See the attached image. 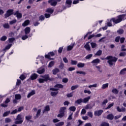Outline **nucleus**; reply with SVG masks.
I'll return each instance as SVG.
<instances>
[{"instance_id": "obj_1", "label": "nucleus", "mask_w": 126, "mask_h": 126, "mask_svg": "<svg viewBox=\"0 0 126 126\" xmlns=\"http://www.w3.org/2000/svg\"><path fill=\"white\" fill-rule=\"evenodd\" d=\"M56 53H57V50L55 52H49L47 54L45 55L44 57L43 56H38L36 58V60H37V62H39L41 63H48L50 61H54L56 59L55 57H54Z\"/></svg>"}, {"instance_id": "obj_2", "label": "nucleus", "mask_w": 126, "mask_h": 126, "mask_svg": "<svg viewBox=\"0 0 126 126\" xmlns=\"http://www.w3.org/2000/svg\"><path fill=\"white\" fill-rule=\"evenodd\" d=\"M126 14L119 15L117 16V19H116L115 18H112L110 20V22L107 23V26H108L109 27H111L112 26H113V24H112V21H113V22H114V23H115V24H118V23L122 22V21L126 19Z\"/></svg>"}, {"instance_id": "obj_3", "label": "nucleus", "mask_w": 126, "mask_h": 126, "mask_svg": "<svg viewBox=\"0 0 126 126\" xmlns=\"http://www.w3.org/2000/svg\"><path fill=\"white\" fill-rule=\"evenodd\" d=\"M106 59L108 60V63H116L118 61V58L111 56H107Z\"/></svg>"}, {"instance_id": "obj_4", "label": "nucleus", "mask_w": 126, "mask_h": 126, "mask_svg": "<svg viewBox=\"0 0 126 126\" xmlns=\"http://www.w3.org/2000/svg\"><path fill=\"white\" fill-rule=\"evenodd\" d=\"M22 123H23V118L22 117L21 115L19 114L15 119V125H21Z\"/></svg>"}, {"instance_id": "obj_5", "label": "nucleus", "mask_w": 126, "mask_h": 126, "mask_svg": "<svg viewBox=\"0 0 126 126\" xmlns=\"http://www.w3.org/2000/svg\"><path fill=\"white\" fill-rule=\"evenodd\" d=\"M65 112H66V107H61L60 110V114L58 115L57 117L58 118H63V117L64 116V113H65Z\"/></svg>"}, {"instance_id": "obj_6", "label": "nucleus", "mask_w": 126, "mask_h": 126, "mask_svg": "<svg viewBox=\"0 0 126 126\" xmlns=\"http://www.w3.org/2000/svg\"><path fill=\"white\" fill-rule=\"evenodd\" d=\"M50 90L51 91H55V92H51V95L52 96V97L56 96V95H58L59 94V92L58 91L59 90V89L58 88H51L50 89Z\"/></svg>"}, {"instance_id": "obj_7", "label": "nucleus", "mask_w": 126, "mask_h": 126, "mask_svg": "<svg viewBox=\"0 0 126 126\" xmlns=\"http://www.w3.org/2000/svg\"><path fill=\"white\" fill-rule=\"evenodd\" d=\"M12 14H14V13H13V9H8L4 14V17L5 18H7L11 15H12Z\"/></svg>"}, {"instance_id": "obj_8", "label": "nucleus", "mask_w": 126, "mask_h": 126, "mask_svg": "<svg viewBox=\"0 0 126 126\" xmlns=\"http://www.w3.org/2000/svg\"><path fill=\"white\" fill-rule=\"evenodd\" d=\"M48 2L51 6H56L58 4V2L56 0H49Z\"/></svg>"}, {"instance_id": "obj_9", "label": "nucleus", "mask_w": 126, "mask_h": 126, "mask_svg": "<svg viewBox=\"0 0 126 126\" xmlns=\"http://www.w3.org/2000/svg\"><path fill=\"white\" fill-rule=\"evenodd\" d=\"M14 15H16V17L18 19L22 18V14L21 13H19V11H16L14 13Z\"/></svg>"}, {"instance_id": "obj_10", "label": "nucleus", "mask_w": 126, "mask_h": 126, "mask_svg": "<svg viewBox=\"0 0 126 126\" xmlns=\"http://www.w3.org/2000/svg\"><path fill=\"white\" fill-rule=\"evenodd\" d=\"M103 110H97L94 111V116L99 117V116H101L102 114H103Z\"/></svg>"}, {"instance_id": "obj_11", "label": "nucleus", "mask_w": 126, "mask_h": 126, "mask_svg": "<svg viewBox=\"0 0 126 126\" xmlns=\"http://www.w3.org/2000/svg\"><path fill=\"white\" fill-rule=\"evenodd\" d=\"M90 43V42H87L84 46V48H85V49L88 51H91V48L90 47V45L89 44Z\"/></svg>"}, {"instance_id": "obj_12", "label": "nucleus", "mask_w": 126, "mask_h": 126, "mask_svg": "<svg viewBox=\"0 0 126 126\" xmlns=\"http://www.w3.org/2000/svg\"><path fill=\"white\" fill-rule=\"evenodd\" d=\"M29 24H30V21L29 20H26L22 24V26H23V27H26V26H28Z\"/></svg>"}, {"instance_id": "obj_13", "label": "nucleus", "mask_w": 126, "mask_h": 126, "mask_svg": "<svg viewBox=\"0 0 126 126\" xmlns=\"http://www.w3.org/2000/svg\"><path fill=\"white\" fill-rule=\"evenodd\" d=\"M37 77H38V75L36 73H33L31 76V79L32 80H35V79H37Z\"/></svg>"}, {"instance_id": "obj_14", "label": "nucleus", "mask_w": 126, "mask_h": 126, "mask_svg": "<svg viewBox=\"0 0 126 126\" xmlns=\"http://www.w3.org/2000/svg\"><path fill=\"white\" fill-rule=\"evenodd\" d=\"M31 32V29H30V27H26L25 29V33L26 35H27V34H29Z\"/></svg>"}, {"instance_id": "obj_15", "label": "nucleus", "mask_w": 126, "mask_h": 126, "mask_svg": "<svg viewBox=\"0 0 126 126\" xmlns=\"http://www.w3.org/2000/svg\"><path fill=\"white\" fill-rule=\"evenodd\" d=\"M117 110L118 112H119L120 113H121V112H123V113H124V112H126V108H125L124 107L120 108L119 106H118L117 107Z\"/></svg>"}, {"instance_id": "obj_16", "label": "nucleus", "mask_w": 126, "mask_h": 126, "mask_svg": "<svg viewBox=\"0 0 126 126\" xmlns=\"http://www.w3.org/2000/svg\"><path fill=\"white\" fill-rule=\"evenodd\" d=\"M42 78H43V79H44V81L46 82V81H48V80H49L50 75L49 74H45L42 76Z\"/></svg>"}, {"instance_id": "obj_17", "label": "nucleus", "mask_w": 126, "mask_h": 126, "mask_svg": "<svg viewBox=\"0 0 126 126\" xmlns=\"http://www.w3.org/2000/svg\"><path fill=\"white\" fill-rule=\"evenodd\" d=\"M50 111V106L47 105L44 107V110H43V113H46V112H49Z\"/></svg>"}, {"instance_id": "obj_18", "label": "nucleus", "mask_w": 126, "mask_h": 126, "mask_svg": "<svg viewBox=\"0 0 126 126\" xmlns=\"http://www.w3.org/2000/svg\"><path fill=\"white\" fill-rule=\"evenodd\" d=\"M120 74L121 75H125V74H126V68L122 69L120 72Z\"/></svg>"}, {"instance_id": "obj_19", "label": "nucleus", "mask_w": 126, "mask_h": 126, "mask_svg": "<svg viewBox=\"0 0 126 126\" xmlns=\"http://www.w3.org/2000/svg\"><path fill=\"white\" fill-rule=\"evenodd\" d=\"M52 72H53V74H54V75H56V74H57L58 72H60V69H59V68H56L55 69H53L52 70Z\"/></svg>"}, {"instance_id": "obj_20", "label": "nucleus", "mask_w": 126, "mask_h": 126, "mask_svg": "<svg viewBox=\"0 0 126 126\" xmlns=\"http://www.w3.org/2000/svg\"><path fill=\"white\" fill-rule=\"evenodd\" d=\"M46 12H48V13H51V14H52L54 13V9H52V8H48L46 9Z\"/></svg>"}, {"instance_id": "obj_21", "label": "nucleus", "mask_w": 126, "mask_h": 126, "mask_svg": "<svg viewBox=\"0 0 126 126\" xmlns=\"http://www.w3.org/2000/svg\"><path fill=\"white\" fill-rule=\"evenodd\" d=\"M124 30L122 29H120L117 31V33L118 35H122V34H124Z\"/></svg>"}, {"instance_id": "obj_22", "label": "nucleus", "mask_w": 126, "mask_h": 126, "mask_svg": "<svg viewBox=\"0 0 126 126\" xmlns=\"http://www.w3.org/2000/svg\"><path fill=\"white\" fill-rule=\"evenodd\" d=\"M37 73H39V74H42V73H44L45 72V69L42 68V69H39L37 71Z\"/></svg>"}, {"instance_id": "obj_23", "label": "nucleus", "mask_w": 126, "mask_h": 126, "mask_svg": "<svg viewBox=\"0 0 126 126\" xmlns=\"http://www.w3.org/2000/svg\"><path fill=\"white\" fill-rule=\"evenodd\" d=\"M74 47V44H73L72 45H69L67 47V51H71L72 49H73V47Z\"/></svg>"}, {"instance_id": "obj_24", "label": "nucleus", "mask_w": 126, "mask_h": 126, "mask_svg": "<svg viewBox=\"0 0 126 126\" xmlns=\"http://www.w3.org/2000/svg\"><path fill=\"white\" fill-rule=\"evenodd\" d=\"M33 95H35V91H32L30 93L27 95V98H30V97H31V96H33Z\"/></svg>"}, {"instance_id": "obj_25", "label": "nucleus", "mask_w": 126, "mask_h": 126, "mask_svg": "<svg viewBox=\"0 0 126 126\" xmlns=\"http://www.w3.org/2000/svg\"><path fill=\"white\" fill-rule=\"evenodd\" d=\"M90 96H88L87 97L84 98L83 99V103H87V102H88L89 100H90Z\"/></svg>"}, {"instance_id": "obj_26", "label": "nucleus", "mask_w": 126, "mask_h": 126, "mask_svg": "<svg viewBox=\"0 0 126 126\" xmlns=\"http://www.w3.org/2000/svg\"><path fill=\"white\" fill-rule=\"evenodd\" d=\"M107 119L112 120L114 119V115L112 114H109L107 116Z\"/></svg>"}, {"instance_id": "obj_27", "label": "nucleus", "mask_w": 126, "mask_h": 126, "mask_svg": "<svg viewBox=\"0 0 126 126\" xmlns=\"http://www.w3.org/2000/svg\"><path fill=\"white\" fill-rule=\"evenodd\" d=\"M7 39V37H6V36L5 35H3L0 38V40L1 42H4L5 41H6V39Z\"/></svg>"}, {"instance_id": "obj_28", "label": "nucleus", "mask_w": 126, "mask_h": 126, "mask_svg": "<svg viewBox=\"0 0 126 126\" xmlns=\"http://www.w3.org/2000/svg\"><path fill=\"white\" fill-rule=\"evenodd\" d=\"M99 63L100 59H94L92 62V63Z\"/></svg>"}, {"instance_id": "obj_29", "label": "nucleus", "mask_w": 126, "mask_h": 126, "mask_svg": "<svg viewBox=\"0 0 126 126\" xmlns=\"http://www.w3.org/2000/svg\"><path fill=\"white\" fill-rule=\"evenodd\" d=\"M112 92L114 94H119V90H118V89L116 88H113L112 90Z\"/></svg>"}, {"instance_id": "obj_30", "label": "nucleus", "mask_w": 126, "mask_h": 126, "mask_svg": "<svg viewBox=\"0 0 126 126\" xmlns=\"http://www.w3.org/2000/svg\"><path fill=\"white\" fill-rule=\"evenodd\" d=\"M15 98L16 99V100H21V95L20 94H16L15 95Z\"/></svg>"}, {"instance_id": "obj_31", "label": "nucleus", "mask_w": 126, "mask_h": 126, "mask_svg": "<svg viewBox=\"0 0 126 126\" xmlns=\"http://www.w3.org/2000/svg\"><path fill=\"white\" fill-rule=\"evenodd\" d=\"M69 111H71V112H75V110H76V107L75 106H71L69 108Z\"/></svg>"}, {"instance_id": "obj_32", "label": "nucleus", "mask_w": 126, "mask_h": 126, "mask_svg": "<svg viewBox=\"0 0 126 126\" xmlns=\"http://www.w3.org/2000/svg\"><path fill=\"white\" fill-rule=\"evenodd\" d=\"M54 88H63V86L62 84H56L55 86H54Z\"/></svg>"}, {"instance_id": "obj_33", "label": "nucleus", "mask_w": 126, "mask_h": 126, "mask_svg": "<svg viewBox=\"0 0 126 126\" xmlns=\"http://www.w3.org/2000/svg\"><path fill=\"white\" fill-rule=\"evenodd\" d=\"M12 121L11 120V119L9 118H6L5 119V124H8V123H11Z\"/></svg>"}, {"instance_id": "obj_34", "label": "nucleus", "mask_w": 126, "mask_h": 126, "mask_svg": "<svg viewBox=\"0 0 126 126\" xmlns=\"http://www.w3.org/2000/svg\"><path fill=\"white\" fill-rule=\"evenodd\" d=\"M109 86V83H106L102 85L101 88L102 89H106V88H108Z\"/></svg>"}, {"instance_id": "obj_35", "label": "nucleus", "mask_w": 126, "mask_h": 126, "mask_svg": "<svg viewBox=\"0 0 126 126\" xmlns=\"http://www.w3.org/2000/svg\"><path fill=\"white\" fill-rule=\"evenodd\" d=\"M83 99H82V98H80V99L77 100L75 101V103H76V104H80L81 103L83 102Z\"/></svg>"}, {"instance_id": "obj_36", "label": "nucleus", "mask_w": 126, "mask_h": 126, "mask_svg": "<svg viewBox=\"0 0 126 126\" xmlns=\"http://www.w3.org/2000/svg\"><path fill=\"white\" fill-rule=\"evenodd\" d=\"M3 27L5 29H9V25L8 24V23H5L3 25Z\"/></svg>"}, {"instance_id": "obj_37", "label": "nucleus", "mask_w": 126, "mask_h": 126, "mask_svg": "<svg viewBox=\"0 0 126 126\" xmlns=\"http://www.w3.org/2000/svg\"><path fill=\"white\" fill-rule=\"evenodd\" d=\"M9 43H13L15 41V38L11 37L8 38Z\"/></svg>"}, {"instance_id": "obj_38", "label": "nucleus", "mask_w": 126, "mask_h": 126, "mask_svg": "<svg viewBox=\"0 0 126 126\" xmlns=\"http://www.w3.org/2000/svg\"><path fill=\"white\" fill-rule=\"evenodd\" d=\"M78 87H79V85H78L73 86L71 87V90H75V89H77V88H78Z\"/></svg>"}, {"instance_id": "obj_39", "label": "nucleus", "mask_w": 126, "mask_h": 126, "mask_svg": "<svg viewBox=\"0 0 126 126\" xmlns=\"http://www.w3.org/2000/svg\"><path fill=\"white\" fill-rule=\"evenodd\" d=\"M91 45L93 49H94V48H96V47H97V44H96L94 42H91Z\"/></svg>"}, {"instance_id": "obj_40", "label": "nucleus", "mask_w": 126, "mask_h": 126, "mask_svg": "<svg viewBox=\"0 0 126 126\" xmlns=\"http://www.w3.org/2000/svg\"><path fill=\"white\" fill-rule=\"evenodd\" d=\"M66 3L70 5L69 7H70L71 6V3H72V1L71 0H66Z\"/></svg>"}, {"instance_id": "obj_41", "label": "nucleus", "mask_w": 126, "mask_h": 126, "mask_svg": "<svg viewBox=\"0 0 126 126\" xmlns=\"http://www.w3.org/2000/svg\"><path fill=\"white\" fill-rule=\"evenodd\" d=\"M9 114H10V111H8L4 112L3 114L2 117H7Z\"/></svg>"}, {"instance_id": "obj_42", "label": "nucleus", "mask_w": 126, "mask_h": 126, "mask_svg": "<svg viewBox=\"0 0 126 126\" xmlns=\"http://www.w3.org/2000/svg\"><path fill=\"white\" fill-rule=\"evenodd\" d=\"M92 108H93V106H92L90 104H88L85 107V109H86L87 110H89V109H92Z\"/></svg>"}, {"instance_id": "obj_43", "label": "nucleus", "mask_w": 126, "mask_h": 126, "mask_svg": "<svg viewBox=\"0 0 126 126\" xmlns=\"http://www.w3.org/2000/svg\"><path fill=\"white\" fill-rule=\"evenodd\" d=\"M120 39H121V36H118L115 38V41L116 42V43H119V42H120Z\"/></svg>"}, {"instance_id": "obj_44", "label": "nucleus", "mask_w": 126, "mask_h": 126, "mask_svg": "<svg viewBox=\"0 0 126 126\" xmlns=\"http://www.w3.org/2000/svg\"><path fill=\"white\" fill-rule=\"evenodd\" d=\"M63 50V46L60 47L58 50V53L62 54Z\"/></svg>"}, {"instance_id": "obj_45", "label": "nucleus", "mask_w": 126, "mask_h": 126, "mask_svg": "<svg viewBox=\"0 0 126 126\" xmlns=\"http://www.w3.org/2000/svg\"><path fill=\"white\" fill-rule=\"evenodd\" d=\"M11 47H12V44H9L5 46V48L7 50H9V49H10Z\"/></svg>"}, {"instance_id": "obj_46", "label": "nucleus", "mask_w": 126, "mask_h": 126, "mask_svg": "<svg viewBox=\"0 0 126 126\" xmlns=\"http://www.w3.org/2000/svg\"><path fill=\"white\" fill-rule=\"evenodd\" d=\"M101 55H102V50H98L95 53V56H101Z\"/></svg>"}, {"instance_id": "obj_47", "label": "nucleus", "mask_w": 126, "mask_h": 126, "mask_svg": "<svg viewBox=\"0 0 126 126\" xmlns=\"http://www.w3.org/2000/svg\"><path fill=\"white\" fill-rule=\"evenodd\" d=\"M39 18V20L41 21H44V20H45V16H44V15H40Z\"/></svg>"}, {"instance_id": "obj_48", "label": "nucleus", "mask_w": 126, "mask_h": 126, "mask_svg": "<svg viewBox=\"0 0 126 126\" xmlns=\"http://www.w3.org/2000/svg\"><path fill=\"white\" fill-rule=\"evenodd\" d=\"M76 73L77 74H83V75H85V74H86V73L84 71H77L76 72Z\"/></svg>"}, {"instance_id": "obj_49", "label": "nucleus", "mask_w": 126, "mask_h": 126, "mask_svg": "<svg viewBox=\"0 0 126 126\" xmlns=\"http://www.w3.org/2000/svg\"><path fill=\"white\" fill-rule=\"evenodd\" d=\"M38 81L39 83H44V82L45 81L44 78L43 79L39 78L38 79Z\"/></svg>"}, {"instance_id": "obj_50", "label": "nucleus", "mask_w": 126, "mask_h": 126, "mask_svg": "<svg viewBox=\"0 0 126 126\" xmlns=\"http://www.w3.org/2000/svg\"><path fill=\"white\" fill-rule=\"evenodd\" d=\"M26 120L27 121H29V120H31V119H32V116L31 115H28L27 116H26Z\"/></svg>"}, {"instance_id": "obj_51", "label": "nucleus", "mask_w": 126, "mask_h": 126, "mask_svg": "<svg viewBox=\"0 0 126 126\" xmlns=\"http://www.w3.org/2000/svg\"><path fill=\"white\" fill-rule=\"evenodd\" d=\"M125 47H126V46L125 45H122V46H121V51L122 52H126V48H125Z\"/></svg>"}, {"instance_id": "obj_52", "label": "nucleus", "mask_w": 126, "mask_h": 126, "mask_svg": "<svg viewBox=\"0 0 126 126\" xmlns=\"http://www.w3.org/2000/svg\"><path fill=\"white\" fill-rule=\"evenodd\" d=\"M120 57H126V52H121L119 54Z\"/></svg>"}, {"instance_id": "obj_53", "label": "nucleus", "mask_w": 126, "mask_h": 126, "mask_svg": "<svg viewBox=\"0 0 126 126\" xmlns=\"http://www.w3.org/2000/svg\"><path fill=\"white\" fill-rule=\"evenodd\" d=\"M64 123L63 122H59L56 124H55V126H63Z\"/></svg>"}, {"instance_id": "obj_54", "label": "nucleus", "mask_w": 126, "mask_h": 126, "mask_svg": "<svg viewBox=\"0 0 126 126\" xmlns=\"http://www.w3.org/2000/svg\"><path fill=\"white\" fill-rule=\"evenodd\" d=\"M20 78L21 80H24L26 78V77H25V75L22 74L20 76Z\"/></svg>"}, {"instance_id": "obj_55", "label": "nucleus", "mask_w": 126, "mask_h": 126, "mask_svg": "<svg viewBox=\"0 0 126 126\" xmlns=\"http://www.w3.org/2000/svg\"><path fill=\"white\" fill-rule=\"evenodd\" d=\"M17 21V20H16V19L10 21V24L11 25H12V24H14L15 23H16Z\"/></svg>"}, {"instance_id": "obj_56", "label": "nucleus", "mask_w": 126, "mask_h": 126, "mask_svg": "<svg viewBox=\"0 0 126 126\" xmlns=\"http://www.w3.org/2000/svg\"><path fill=\"white\" fill-rule=\"evenodd\" d=\"M77 65L78 67H84V63H78Z\"/></svg>"}, {"instance_id": "obj_57", "label": "nucleus", "mask_w": 126, "mask_h": 126, "mask_svg": "<svg viewBox=\"0 0 126 126\" xmlns=\"http://www.w3.org/2000/svg\"><path fill=\"white\" fill-rule=\"evenodd\" d=\"M101 126H110V125L106 122H103L101 124Z\"/></svg>"}, {"instance_id": "obj_58", "label": "nucleus", "mask_w": 126, "mask_h": 126, "mask_svg": "<svg viewBox=\"0 0 126 126\" xmlns=\"http://www.w3.org/2000/svg\"><path fill=\"white\" fill-rule=\"evenodd\" d=\"M125 40H126V38L125 37H121L120 38V42L121 44H124L125 43Z\"/></svg>"}, {"instance_id": "obj_59", "label": "nucleus", "mask_w": 126, "mask_h": 126, "mask_svg": "<svg viewBox=\"0 0 126 126\" xmlns=\"http://www.w3.org/2000/svg\"><path fill=\"white\" fill-rule=\"evenodd\" d=\"M66 96L68 98H70V97H72V96H73V93H70V94H67Z\"/></svg>"}, {"instance_id": "obj_60", "label": "nucleus", "mask_w": 126, "mask_h": 126, "mask_svg": "<svg viewBox=\"0 0 126 126\" xmlns=\"http://www.w3.org/2000/svg\"><path fill=\"white\" fill-rule=\"evenodd\" d=\"M88 116L90 118H93V113L91 112H88Z\"/></svg>"}, {"instance_id": "obj_61", "label": "nucleus", "mask_w": 126, "mask_h": 126, "mask_svg": "<svg viewBox=\"0 0 126 126\" xmlns=\"http://www.w3.org/2000/svg\"><path fill=\"white\" fill-rule=\"evenodd\" d=\"M40 115H41V109H39L37 111V112L36 113V117L38 118V117H39V116H40Z\"/></svg>"}, {"instance_id": "obj_62", "label": "nucleus", "mask_w": 126, "mask_h": 126, "mask_svg": "<svg viewBox=\"0 0 126 126\" xmlns=\"http://www.w3.org/2000/svg\"><path fill=\"white\" fill-rule=\"evenodd\" d=\"M44 16H45V18H50V17H51V14H48V13H45L44 14Z\"/></svg>"}, {"instance_id": "obj_63", "label": "nucleus", "mask_w": 126, "mask_h": 126, "mask_svg": "<svg viewBox=\"0 0 126 126\" xmlns=\"http://www.w3.org/2000/svg\"><path fill=\"white\" fill-rule=\"evenodd\" d=\"M84 93H85V94H86V93H87L88 94H89V95H90V94H91V91H87L86 90H85L84 91Z\"/></svg>"}, {"instance_id": "obj_64", "label": "nucleus", "mask_w": 126, "mask_h": 126, "mask_svg": "<svg viewBox=\"0 0 126 126\" xmlns=\"http://www.w3.org/2000/svg\"><path fill=\"white\" fill-rule=\"evenodd\" d=\"M26 39H28V36L27 35H23L22 37V40H26Z\"/></svg>"}]
</instances>
